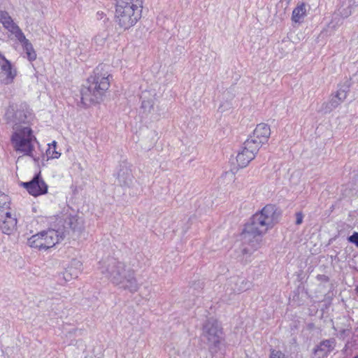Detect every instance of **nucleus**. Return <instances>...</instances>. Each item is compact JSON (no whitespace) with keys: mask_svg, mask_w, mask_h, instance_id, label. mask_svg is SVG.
Listing matches in <instances>:
<instances>
[{"mask_svg":"<svg viewBox=\"0 0 358 358\" xmlns=\"http://www.w3.org/2000/svg\"><path fill=\"white\" fill-rule=\"evenodd\" d=\"M110 66L101 64L87 78L88 85L81 90V100L85 104L99 103L110 87Z\"/></svg>","mask_w":358,"mask_h":358,"instance_id":"1","label":"nucleus"},{"mask_svg":"<svg viewBox=\"0 0 358 358\" xmlns=\"http://www.w3.org/2000/svg\"><path fill=\"white\" fill-rule=\"evenodd\" d=\"M143 0H116L115 19L125 31L134 27L141 17Z\"/></svg>","mask_w":358,"mask_h":358,"instance_id":"2","label":"nucleus"},{"mask_svg":"<svg viewBox=\"0 0 358 358\" xmlns=\"http://www.w3.org/2000/svg\"><path fill=\"white\" fill-rule=\"evenodd\" d=\"M277 209L273 205H266L251 217L246 226L245 238L250 234L261 236L273 228L278 220Z\"/></svg>","mask_w":358,"mask_h":358,"instance_id":"3","label":"nucleus"},{"mask_svg":"<svg viewBox=\"0 0 358 358\" xmlns=\"http://www.w3.org/2000/svg\"><path fill=\"white\" fill-rule=\"evenodd\" d=\"M223 329L220 323L215 318L208 319L203 325L202 336L207 341L209 350L215 354L223 345Z\"/></svg>","mask_w":358,"mask_h":358,"instance_id":"4","label":"nucleus"},{"mask_svg":"<svg viewBox=\"0 0 358 358\" xmlns=\"http://www.w3.org/2000/svg\"><path fill=\"white\" fill-rule=\"evenodd\" d=\"M99 270L113 284L120 285L124 282V275L127 272L124 263L110 257L99 262Z\"/></svg>","mask_w":358,"mask_h":358,"instance_id":"5","label":"nucleus"},{"mask_svg":"<svg viewBox=\"0 0 358 358\" xmlns=\"http://www.w3.org/2000/svg\"><path fill=\"white\" fill-rule=\"evenodd\" d=\"M62 238L58 231L50 229L33 235L28 239L27 243L32 248L46 250L55 246Z\"/></svg>","mask_w":358,"mask_h":358,"instance_id":"6","label":"nucleus"},{"mask_svg":"<svg viewBox=\"0 0 358 358\" xmlns=\"http://www.w3.org/2000/svg\"><path fill=\"white\" fill-rule=\"evenodd\" d=\"M31 128L25 127L15 131L11 137V141L17 152L24 155L32 156L34 146L32 141L34 139Z\"/></svg>","mask_w":358,"mask_h":358,"instance_id":"7","label":"nucleus"},{"mask_svg":"<svg viewBox=\"0 0 358 358\" xmlns=\"http://www.w3.org/2000/svg\"><path fill=\"white\" fill-rule=\"evenodd\" d=\"M350 85L347 83L338 85L337 91L332 94L328 101L322 103L320 111L324 113H329L343 103L347 98Z\"/></svg>","mask_w":358,"mask_h":358,"instance_id":"8","label":"nucleus"},{"mask_svg":"<svg viewBox=\"0 0 358 358\" xmlns=\"http://www.w3.org/2000/svg\"><path fill=\"white\" fill-rule=\"evenodd\" d=\"M17 75V69L0 52V83L5 85H10Z\"/></svg>","mask_w":358,"mask_h":358,"instance_id":"9","label":"nucleus"},{"mask_svg":"<svg viewBox=\"0 0 358 358\" xmlns=\"http://www.w3.org/2000/svg\"><path fill=\"white\" fill-rule=\"evenodd\" d=\"M270 135L269 126L265 123H260L257 125L252 134L248 138L247 141L253 143L252 145L257 146V150H259L262 145L268 141Z\"/></svg>","mask_w":358,"mask_h":358,"instance_id":"10","label":"nucleus"},{"mask_svg":"<svg viewBox=\"0 0 358 358\" xmlns=\"http://www.w3.org/2000/svg\"><path fill=\"white\" fill-rule=\"evenodd\" d=\"M251 141H245L241 150L236 156L238 165L241 168H244L255 157L258 152L257 146L252 145Z\"/></svg>","mask_w":358,"mask_h":358,"instance_id":"11","label":"nucleus"},{"mask_svg":"<svg viewBox=\"0 0 358 358\" xmlns=\"http://www.w3.org/2000/svg\"><path fill=\"white\" fill-rule=\"evenodd\" d=\"M250 282L241 276H232L227 280L224 285L226 292L229 294H239L249 289Z\"/></svg>","mask_w":358,"mask_h":358,"instance_id":"12","label":"nucleus"},{"mask_svg":"<svg viewBox=\"0 0 358 358\" xmlns=\"http://www.w3.org/2000/svg\"><path fill=\"white\" fill-rule=\"evenodd\" d=\"M17 219L13 210L0 212V230L5 234L10 235L17 229Z\"/></svg>","mask_w":358,"mask_h":358,"instance_id":"13","label":"nucleus"},{"mask_svg":"<svg viewBox=\"0 0 358 358\" xmlns=\"http://www.w3.org/2000/svg\"><path fill=\"white\" fill-rule=\"evenodd\" d=\"M0 22L4 29L14 36L16 40L22 38L24 33L7 11L0 10Z\"/></svg>","mask_w":358,"mask_h":358,"instance_id":"14","label":"nucleus"},{"mask_svg":"<svg viewBox=\"0 0 358 358\" xmlns=\"http://www.w3.org/2000/svg\"><path fill=\"white\" fill-rule=\"evenodd\" d=\"M23 186L34 196L45 194L48 191V185L41 178L40 174L36 175L31 181L24 182Z\"/></svg>","mask_w":358,"mask_h":358,"instance_id":"15","label":"nucleus"},{"mask_svg":"<svg viewBox=\"0 0 358 358\" xmlns=\"http://www.w3.org/2000/svg\"><path fill=\"white\" fill-rule=\"evenodd\" d=\"M334 348L332 340H325L321 342L314 350L313 358H325Z\"/></svg>","mask_w":358,"mask_h":358,"instance_id":"16","label":"nucleus"},{"mask_svg":"<svg viewBox=\"0 0 358 358\" xmlns=\"http://www.w3.org/2000/svg\"><path fill=\"white\" fill-rule=\"evenodd\" d=\"M117 179L121 186H129L133 180L131 169L126 165H120L117 173Z\"/></svg>","mask_w":358,"mask_h":358,"instance_id":"17","label":"nucleus"},{"mask_svg":"<svg viewBox=\"0 0 358 358\" xmlns=\"http://www.w3.org/2000/svg\"><path fill=\"white\" fill-rule=\"evenodd\" d=\"M123 280L124 282L119 285L121 287L129 289L131 292H135L138 289V285L133 271L130 270L127 271L124 275Z\"/></svg>","mask_w":358,"mask_h":358,"instance_id":"18","label":"nucleus"},{"mask_svg":"<svg viewBox=\"0 0 358 358\" xmlns=\"http://www.w3.org/2000/svg\"><path fill=\"white\" fill-rule=\"evenodd\" d=\"M307 6L305 3L298 4L292 11V21L295 24H301L307 15Z\"/></svg>","mask_w":358,"mask_h":358,"instance_id":"19","label":"nucleus"},{"mask_svg":"<svg viewBox=\"0 0 358 358\" xmlns=\"http://www.w3.org/2000/svg\"><path fill=\"white\" fill-rule=\"evenodd\" d=\"M17 41L22 45L23 49L27 54V57L29 61H34L36 59V53L33 48L32 44L27 38H26L25 35L24 34L22 36V38H19Z\"/></svg>","mask_w":358,"mask_h":358,"instance_id":"20","label":"nucleus"},{"mask_svg":"<svg viewBox=\"0 0 358 358\" xmlns=\"http://www.w3.org/2000/svg\"><path fill=\"white\" fill-rule=\"evenodd\" d=\"M147 92H143L142 94L141 108L143 109L145 113H150L153 109L155 98L147 96Z\"/></svg>","mask_w":358,"mask_h":358,"instance_id":"21","label":"nucleus"},{"mask_svg":"<svg viewBox=\"0 0 358 358\" xmlns=\"http://www.w3.org/2000/svg\"><path fill=\"white\" fill-rule=\"evenodd\" d=\"M13 210L10 208V199L8 195L0 191V212Z\"/></svg>","mask_w":358,"mask_h":358,"instance_id":"22","label":"nucleus"},{"mask_svg":"<svg viewBox=\"0 0 358 358\" xmlns=\"http://www.w3.org/2000/svg\"><path fill=\"white\" fill-rule=\"evenodd\" d=\"M46 155L48 159H58L61 156V153L57 150V142L55 141L48 144Z\"/></svg>","mask_w":358,"mask_h":358,"instance_id":"23","label":"nucleus"},{"mask_svg":"<svg viewBox=\"0 0 358 358\" xmlns=\"http://www.w3.org/2000/svg\"><path fill=\"white\" fill-rule=\"evenodd\" d=\"M78 274L79 271L73 270L71 267H69L63 273V278L65 280V281H69L73 278H78Z\"/></svg>","mask_w":358,"mask_h":358,"instance_id":"24","label":"nucleus"},{"mask_svg":"<svg viewBox=\"0 0 358 358\" xmlns=\"http://www.w3.org/2000/svg\"><path fill=\"white\" fill-rule=\"evenodd\" d=\"M66 224L73 231L80 229L78 219L76 217H69L66 220Z\"/></svg>","mask_w":358,"mask_h":358,"instance_id":"25","label":"nucleus"},{"mask_svg":"<svg viewBox=\"0 0 358 358\" xmlns=\"http://www.w3.org/2000/svg\"><path fill=\"white\" fill-rule=\"evenodd\" d=\"M107 37L108 34L106 32L100 33L94 37V42L98 46L101 47L105 44Z\"/></svg>","mask_w":358,"mask_h":358,"instance_id":"26","label":"nucleus"},{"mask_svg":"<svg viewBox=\"0 0 358 358\" xmlns=\"http://www.w3.org/2000/svg\"><path fill=\"white\" fill-rule=\"evenodd\" d=\"M269 358H287L284 353L279 350H272Z\"/></svg>","mask_w":358,"mask_h":358,"instance_id":"27","label":"nucleus"},{"mask_svg":"<svg viewBox=\"0 0 358 358\" xmlns=\"http://www.w3.org/2000/svg\"><path fill=\"white\" fill-rule=\"evenodd\" d=\"M231 104L229 102H226L221 103L218 108V111L220 113H224V111L231 108Z\"/></svg>","mask_w":358,"mask_h":358,"instance_id":"28","label":"nucleus"},{"mask_svg":"<svg viewBox=\"0 0 358 358\" xmlns=\"http://www.w3.org/2000/svg\"><path fill=\"white\" fill-rule=\"evenodd\" d=\"M259 243H256L255 245H252L251 248H243V254H252L254 251H255L258 248Z\"/></svg>","mask_w":358,"mask_h":358,"instance_id":"29","label":"nucleus"},{"mask_svg":"<svg viewBox=\"0 0 358 358\" xmlns=\"http://www.w3.org/2000/svg\"><path fill=\"white\" fill-rule=\"evenodd\" d=\"M348 241L358 247V232H354L353 234L348 238Z\"/></svg>","mask_w":358,"mask_h":358,"instance_id":"30","label":"nucleus"},{"mask_svg":"<svg viewBox=\"0 0 358 358\" xmlns=\"http://www.w3.org/2000/svg\"><path fill=\"white\" fill-rule=\"evenodd\" d=\"M303 215L301 212H298L296 213V224L297 225L301 224L303 222Z\"/></svg>","mask_w":358,"mask_h":358,"instance_id":"31","label":"nucleus"},{"mask_svg":"<svg viewBox=\"0 0 358 358\" xmlns=\"http://www.w3.org/2000/svg\"><path fill=\"white\" fill-rule=\"evenodd\" d=\"M9 115H10V110H8V111H7V112H6V118H7L8 120H10V116H9Z\"/></svg>","mask_w":358,"mask_h":358,"instance_id":"32","label":"nucleus"},{"mask_svg":"<svg viewBox=\"0 0 358 358\" xmlns=\"http://www.w3.org/2000/svg\"><path fill=\"white\" fill-rule=\"evenodd\" d=\"M75 264L79 265L80 266H81L80 262L78 261H75Z\"/></svg>","mask_w":358,"mask_h":358,"instance_id":"33","label":"nucleus"},{"mask_svg":"<svg viewBox=\"0 0 358 358\" xmlns=\"http://www.w3.org/2000/svg\"><path fill=\"white\" fill-rule=\"evenodd\" d=\"M353 3L354 4L358 3V0H353Z\"/></svg>","mask_w":358,"mask_h":358,"instance_id":"34","label":"nucleus"},{"mask_svg":"<svg viewBox=\"0 0 358 358\" xmlns=\"http://www.w3.org/2000/svg\"><path fill=\"white\" fill-rule=\"evenodd\" d=\"M350 13H350H347L345 15V16H344V17H348V15H349Z\"/></svg>","mask_w":358,"mask_h":358,"instance_id":"35","label":"nucleus"},{"mask_svg":"<svg viewBox=\"0 0 358 358\" xmlns=\"http://www.w3.org/2000/svg\"><path fill=\"white\" fill-rule=\"evenodd\" d=\"M10 121H13V122H15V123H16V122H15V120H10Z\"/></svg>","mask_w":358,"mask_h":358,"instance_id":"36","label":"nucleus"},{"mask_svg":"<svg viewBox=\"0 0 358 358\" xmlns=\"http://www.w3.org/2000/svg\"><path fill=\"white\" fill-rule=\"evenodd\" d=\"M354 358H358V355H357V356H356V357H354Z\"/></svg>","mask_w":358,"mask_h":358,"instance_id":"37","label":"nucleus"}]
</instances>
